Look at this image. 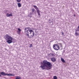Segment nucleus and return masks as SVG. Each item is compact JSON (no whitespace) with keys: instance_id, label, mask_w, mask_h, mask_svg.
Here are the masks:
<instances>
[{"instance_id":"f257e3e1","label":"nucleus","mask_w":79,"mask_h":79,"mask_svg":"<svg viewBox=\"0 0 79 79\" xmlns=\"http://www.w3.org/2000/svg\"><path fill=\"white\" fill-rule=\"evenodd\" d=\"M40 68L42 69H45V67L48 69H50V67L52 66V64L50 62L47 61L46 60L43 61V62H41Z\"/></svg>"},{"instance_id":"f03ea898","label":"nucleus","mask_w":79,"mask_h":79,"mask_svg":"<svg viewBox=\"0 0 79 79\" xmlns=\"http://www.w3.org/2000/svg\"><path fill=\"white\" fill-rule=\"evenodd\" d=\"M27 28H25V34L27 36V37H29V34L30 35L31 37H33L34 36V32L31 29H28V30Z\"/></svg>"},{"instance_id":"7ed1b4c3","label":"nucleus","mask_w":79,"mask_h":79,"mask_svg":"<svg viewBox=\"0 0 79 79\" xmlns=\"http://www.w3.org/2000/svg\"><path fill=\"white\" fill-rule=\"evenodd\" d=\"M4 38L5 40H7V42L8 44H11L12 42H14L12 40L15 41V40L11 36L9 35H8L6 34L4 36Z\"/></svg>"},{"instance_id":"20e7f679","label":"nucleus","mask_w":79,"mask_h":79,"mask_svg":"<svg viewBox=\"0 0 79 79\" xmlns=\"http://www.w3.org/2000/svg\"><path fill=\"white\" fill-rule=\"evenodd\" d=\"M33 7L34 8H35V10H36V12L38 13L39 16H40L41 15L40 13V10H39V9L37 6L35 5L33 6Z\"/></svg>"},{"instance_id":"39448f33","label":"nucleus","mask_w":79,"mask_h":79,"mask_svg":"<svg viewBox=\"0 0 79 79\" xmlns=\"http://www.w3.org/2000/svg\"><path fill=\"white\" fill-rule=\"evenodd\" d=\"M17 29L18 30V31H17V34L19 35H20V34H21V30L19 28H18Z\"/></svg>"},{"instance_id":"423d86ee","label":"nucleus","mask_w":79,"mask_h":79,"mask_svg":"<svg viewBox=\"0 0 79 79\" xmlns=\"http://www.w3.org/2000/svg\"><path fill=\"white\" fill-rule=\"evenodd\" d=\"M1 74L2 76H6V73H5L3 72H1Z\"/></svg>"},{"instance_id":"0eeeda50","label":"nucleus","mask_w":79,"mask_h":79,"mask_svg":"<svg viewBox=\"0 0 79 79\" xmlns=\"http://www.w3.org/2000/svg\"><path fill=\"white\" fill-rule=\"evenodd\" d=\"M59 49H60V47L58 45L56 47V48L54 49V50H58Z\"/></svg>"},{"instance_id":"6e6552de","label":"nucleus","mask_w":79,"mask_h":79,"mask_svg":"<svg viewBox=\"0 0 79 79\" xmlns=\"http://www.w3.org/2000/svg\"><path fill=\"white\" fill-rule=\"evenodd\" d=\"M51 60L53 62H55L56 61V59L55 58H51Z\"/></svg>"},{"instance_id":"1a4fd4ad","label":"nucleus","mask_w":79,"mask_h":79,"mask_svg":"<svg viewBox=\"0 0 79 79\" xmlns=\"http://www.w3.org/2000/svg\"><path fill=\"white\" fill-rule=\"evenodd\" d=\"M58 45H57L56 44H55L53 46V48L55 49L56 48V47H57V46H58Z\"/></svg>"},{"instance_id":"9d476101","label":"nucleus","mask_w":79,"mask_h":79,"mask_svg":"<svg viewBox=\"0 0 79 79\" xmlns=\"http://www.w3.org/2000/svg\"><path fill=\"white\" fill-rule=\"evenodd\" d=\"M17 5L18 7H21V3H18Z\"/></svg>"},{"instance_id":"9b49d317","label":"nucleus","mask_w":79,"mask_h":79,"mask_svg":"<svg viewBox=\"0 0 79 79\" xmlns=\"http://www.w3.org/2000/svg\"><path fill=\"white\" fill-rule=\"evenodd\" d=\"M21 78L20 77L16 76L15 77V79H21Z\"/></svg>"},{"instance_id":"f8f14e48","label":"nucleus","mask_w":79,"mask_h":79,"mask_svg":"<svg viewBox=\"0 0 79 79\" xmlns=\"http://www.w3.org/2000/svg\"><path fill=\"white\" fill-rule=\"evenodd\" d=\"M61 60L62 62L63 63H65V60H64V59H63V58H61Z\"/></svg>"},{"instance_id":"ddd939ff","label":"nucleus","mask_w":79,"mask_h":79,"mask_svg":"<svg viewBox=\"0 0 79 79\" xmlns=\"http://www.w3.org/2000/svg\"><path fill=\"white\" fill-rule=\"evenodd\" d=\"M6 75H7V76H15V75H13L11 74H10V73H9V74L6 73Z\"/></svg>"},{"instance_id":"4468645a","label":"nucleus","mask_w":79,"mask_h":79,"mask_svg":"<svg viewBox=\"0 0 79 79\" xmlns=\"http://www.w3.org/2000/svg\"><path fill=\"white\" fill-rule=\"evenodd\" d=\"M53 79H58L57 77L56 76H54L53 77Z\"/></svg>"},{"instance_id":"2eb2a0df","label":"nucleus","mask_w":79,"mask_h":79,"mask_svg":"<svg viewBox=\"0 0 79 79\" xmlns=\"http://www.w3.org/2000/svg\"><path fill=\"white\" fill-rule=\"evenodd\" d=\"M16 0L18 3H20V2H21V0Z\"/></svg>"},{"instance_id":"dca6fc26","label":"nucleus","mask_w":79,"mask_h":79,"mask_svg":"<svg viewBox=\"0 0 79 79\" xmlns=\"http://www.w3.org/2000/svg\"><path fill=\"white\" fill-rule=\"evenodd\" d=\"M78 35V33L77 32H75V35L77 36Z\"/></svg>"},{"instance_id":"f3484780","label":"nucleus","mask_w":79,"mask_h":79,"mask_svg":"<svg viewBox=\"0 0 79 79\" xmlns=\"http://www.w3.org/2000/svg\"><path fill=\"white\" fill-rule=\"evenodd\" d=\"M9 15H10V14H9V13H7L6 15L7 17H9Z\"/></svg>"},{"instance_id":"a211bd4d","label":"nucleus","mask_w":79,"mask_h":79,"mask_svg":"<svg viewBox=\"0 0 79 79\" xmlns=\"http://www.w3.org/2000/svg\"><path fill=\"white\" fill-rule=\"evenodd\" d=\"M31 11L32 12H34V11H35V9L34 8L32 9Z\"/></svg>"},{"instance_id":"6ab92c4d","label":"nucleus","mask_w":79,"mask_h":79,"mask_svg":"<svg viewBox=\"0 0 79 79\" xmlns=\"http://www.w3.org/2000/svg\"><path fill=\"white\" fill-rule=\"evenodd\" d=\"M51 55V54H50L48 55V56H49L50 58H52V56Z\"/></svg>"},{"instance_id":"aec40b11","label":"nucleus","mask_w":79,"mask_h":79,"mask_svg":"<svg viewBox=\"0 0 79 79\" xmlns=\"http://www.w3.org/2000/svg\"><path fill=\"white\" fill-rule=\"evenodd\" d=\"M51 55L52 56V57H54V56H55V55L53 54H51Z\"/></svg>"},{"instance_id":"412c9836","label":"nucleus","mask_w":79,"mask_h":79,"mask_svg":"<svg viewBox=\"0 0 79 79\" xmlns=\"http://www.w3.org/2000/svg\"><path fill=\"white\" fill-rule=\"evenodd\" d=\"M9 16H13V15H12V14H9Z\"/></svg>"},{"instance_id":"4be33fe9","label":"nucleus","mask_w":79,"mask_h":79,"mask_svg":"<svg viewBox=\"0 0 79 79\" xmlns=\"http://www.w3.org/2000/svg\"><path fill=\"white\" fill-rule=\"evenodd\" d=\"M59 45H60V47H62V44L60 43Z\"/></svg>"},{"instance_id":"5701e85b","label":"nucleus","mask_w":79,"mask_h":79,"mask_svg":"<svg viewBox=\"0 0 79 79\" xmlns=\"http://www.w3.org/2000/svg\"><path fill=\"white\" fill-rule=\"evenodd\" d=\"M29 47H30V48L32 47V44H30V46H29Z\"/></svg>"},{"instance_id":"b1692460","label":"nucleus","mask_w":79,"mask_h":79,"mask_svg":"<svg viewBox=\"0 0 79 79\" xmlns=\"http://www.w3.org/2000/svg\"><path fill=\"white\" fill-rule=\"evenodd\" d=\"M62 35H64V33L63 32H62Z\"/></svg>"},{"instance_id":"393cba45","label":"nucleus","mask_w":79,"mask_h":79,"mask_svg":"<svg viewBox=\"0 0 79 79\" xmlns=\"http://www.w3.org/2000/svg\"><path fill=\"white\" fill-rule=\"evenodd\" d=\"M79 30H75V32H77V31H78Z\"/></svg>"},{"instance_id":"a878e982","label":"nucleus","mask_w":79,"mask_h":79,"mask_svg":"<svg viewBox=\"0 0 79 79\" xmlns=\"http://www.w3.org/2000/svg\"><path fill=\"white\" fill-rule=\"evenodd\" d=\"M74 17H75V16H76V15H75V14L74 15H73Z\"/></svg>"},{"instance_id":"bb28decb","label":"nucleus","mask_w":79,"mask_h":79,"mask_svg":"<svg viewBox=\"0 0 79 79\" xmlns=\"http://www.w3.org/2000/svg\"><path fill=\"white\" fill-rule=\"evenodd\" d=\"M77 27H78V29H79V26Z\"/></svg>"},{"instance_id":"cd10ccee","label":"nucleus","mask_w":79,"mask_h":79,"mask_svg":"<svg viewBox=\"0 0 79 79\" xmlns=\"http://www.w3.org/2000/svg\"><path fill=\"white\" fill-rule=\"evenodd\" d=\"M0 77H2V75H1L0 74Z\"/></svg>"}]
</instances>
